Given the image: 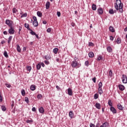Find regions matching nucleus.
<instances>
[{"label": "nucleus", "mask_w": 127, "mask_h": 127, "mask_svg": "<svg viewBox=\"0 0 127 127\" xmlns=\"http://www.w3.org/2000/svg\"><path fill=\"white\" fill-rule=\"evenodd\" d=\"M122 82L124 84H127V76L125 74H123L122 75Z\"/></svg>", "instance_id": "obj_1"}, {"label": "nucleus", "mask_w": 127, "mask_h": 127, "mask_svg": "<svg viewBox=\"0 0 127 127\" xmlns=\"http://www.w3.org/2000/svg\"><path fill=\"white\" fill-rule=\"evenodd\" d=\"M8 32L11 35L14 34V32H15L14 28L13 27H10V29H8Z\"/></svg>", "instance_id": "obj_2"}, {"label": "nucleus", "mask_w": 127, "mask_h": 127, "mask_svg": "<svg viewBox=\"0 0 127 127\" xmlns=\"http://www.w3.org/2000/svg\"><path fill=\"white\" fill-rule=\"evenodd\" d=\"M13 22H12V21L11 20H9L8 19H6L5 20V23L6 24H7V25H8V26H9L10 27H12V23Z\"/></svg>", "instance_id": "obj_3"}, {"label": "nucleus", "mask_w": 127, "mask_h": 127, "mask_svg": "<svg viewBox=\"0 0 127 127\" xmlns=\"http://www.w3.org/2000/svg\"><path fill=\"white\" fill-rule=\"evenodd\" d=\"M78 65H79L78 62L76 61H73L71 62V67H72L73 68H75V67H77Z\"/></svg>", "instance_id": "obj_4"}, {"label": "nucleus", "mask_w": 127, "mask_h": 127, "mask_svg": "<svg viewBox=\"0 0 127 127\" xmlns=\"http://www.w3.org/2000/svg\"><path fill=\"white\" fill-rule=\"evenodd\" d=\"M110 111L113 114H117V110L113 106L110 107Z\"/></svg>", "instance_id": "obj_5"}, {"label": "nucleus", "mask_w": 127, "mask_h": 127, "mask_svg": "<svg viewBox=\"0 0 127 127\" xmlns=\"http://www.w3.org/2000/svg\"><path fill=\"white\" fill-rule=\"evenodd\" d=\"M107 51L109 53H112L113 52V48L111 46H108L107 48Z\"/></svg>", "instance_id": "obj_6"}, {"label": "nucleus", "mask_w": 127, "mask_h": 127, "mask_svg": "<svg viewBox=\"0 0 127 127\" xmlns=\"http://www.w3.org/2000/svg\"><path fill=\"white\" fill-rule=\"evenodd\" d=\"M68 116L70 119H73L74 118V114L73 113V111H70L69 112Z\"/></svg>", "instance_id": "obj_7"}, {"label": "nucleus", "mask_w": 127, "mask_h": 127, "mask_svg": "<svg viewBox=\"0 0 127 127\" xmlns=\"http://www.w3.org/2000/svg\"><path fill=\"white\" fill-rule=\"evenodd\" d=\"M95 108H96V109H97L98 110H101V104L99 103H96L95 104Z\"/></svg>", "instance_id": "obj_8"}, {"label": "nucleus", "mask_w": 127, "mask_h": 127, "mask_svg": "<svg viewBox=\"0 0 127 127\" xmlns=\"http://www.w3.org/2000/svg\"><path fill=\"white\" fill-rule=\"evenodd\" d=\"M67 93H68V95H69V96H72V95H73V94H72L73 92L72 91V89L70 88H68Z\"/></svg>", "instance_id": "obj_9"}, {"label": "nucleus", "mask_w": 127, "mask_h": 127, "mask_svg": "<svg viewBox=\"0 0 127 127\" xmlns=\"http://www.w3.org/2000/svg\"><path fill=\"white\" fill-rule=\"evenodd\" d=\"M39 112L40 114H44V108L42 107H40L39 108Z\"/></svg>", "instance_id": "obj_10"}, {"label": "nucleus", "mask_w": 127, "mask_h": 127, "mask_svg": "<svg viewBox=\"0 0 127 127\" xmlns=\"http://www.w3.org/2000/svg\"><path fill=\"white\" fill-rule=\"evenodd\" d=\"M117 107L118 109H119V110H120L121 111H123V110H124V107H123V105L121 104H118Z\"/></svg>", "instance_id": "obj_11"}, {"label": "nucleus", "mask_w": 127, "mask_h": 127, "mask_svg": "<svg viewBox=\"0 0 127 127\" xmlns=\"http://www.w3.org/2000/svg\"><path fill=\"white\" fill-rule=\"evenodd\" d=\"M98 14H103V9L101 7H99L97 9Z\"/></svg>", "instance_id": "obj_12"}, {"label": "nucleus", "mask_w": 127, "mask_h": 127, "mask_svg": "<svg viewBox=\"0 0 127 127\" xmlns=\"http://www.w3.org/2000/svg\"><path fill=\"white\" fill-rule=\"evenodd\" d=\"M24 27H25L26 28H27V29H28V30H29L30 31H32L31 29L30 28H29V25L27 23H25L24 24Z\"/></svg>", "instance_id": "obj_13"}, {"label": "nucleus", "mask_w": 127, "mask_h": 127, "mask_svg": "<svg viewBox=\"0 0 127 127\" xmlns=\"http://www.w3.org/2000/svg\"><path fill=\"white\" fill-rule=\"evenodd\" d=\"M119 90H120V91H124V90H125V86L122 84L119 85Z\"/></svg>", "instance_id": "obj_14"}, {"label": "nucleus", "mask_w": 127, "mask_h": 127, "mask_svg": "<svg viewBox=\"0 0 127 127\" xmlns=\"http://www.w3.org/2000/svg\"><path fill=\"white\" fill-rule=\"evenodd\" d=\"M30 89L31 91H35L36 87L35 85H31L30 87Z\"/></svg>", "instance_id": "obj_15"}, {"label": "nucleus", "mask_w": 127, "mask_h": 127, "mask_svg": "<svg viewBox=\"0 0 127 127\" xmlns=\"http://www.w3.org/2000/svg\"><path fill=\"white\" fill-rule=\"evenodd\" d=\"M49 7H50V2L47 1L46 3V8L49 9Z\"/></svg>", "instance_id": "obj_16"}, {"label": "nucleus", "mask_w": 127, "mask_h": 127, "mask_svg": "<svg viewBox=\"0 0 127 127\" xmlns=\"http://www.w3.org/2000/svg\"><path fill=\"white\" fill-rule=\"evenodd\" d=\"M33 25H34L35 27H37V26H38V22L37 21H33Z\"/></svg>", "instance_id": "obj_17"}, {"label": "nucleus", "mask_w": 127, "mask_h": 127, "mask_svg": "<svg viewBox=\"0 0 127 127\" xmlns=\"http://www.w3.org/2000/svg\"><path fill=\"white\" fill-rule=\"evenodd\" d=\"M50 59H51V56H50V55L48 54L45 56L46 60H50Z\"/></svg>", "instance_id": "obj_18"}, {"label": "nucleus", "mask_w": 127, "mask_h": 127, "mask_svg": "<svg viewBox=\"0 0 127 127\" xmlns=\"http://www.w3.org/2000/svg\"><path fill=\"white\" fill-rule=\"evenodd\" d=\"M115 12H116V10H114V9H110L109 11V13L110 14H114V13H115Z\"/></svg>", "instance_id": "obj_19"}, {"label": "nucleus", "mask_w": 127, "mask_h": 127, "mask_svg": "<svg viewBox=\"0 0 127 127\" xmlns=\"http://www.w3.org/2000/svg\"><path fill=\"white\" fill-rule=\"evenodd\" d=\"M116 42H117V44H121V43H122V39H121V38L118 37L117 39Z\"/></svg>", "instance_id": "obj_20"}, {"label": "nucleus", "mask_w": 127, "mask_h": 127, "mask_svg": "<svg viewBox=\"0 0 127 127\" xmlns=\"http://www.w3.org/2000/svg\"><path fill=\"white\" fill-rule=\"evenodd\" d=\"M17 46V51L19 53L21 52V49L20 48V46H19V45L17 44L16 45Z\"/></svg>", "instance_id": "obj_21"}, {"label": "nucleus", "mask_w": 127, "mask_h": 127, "mask_svg": "<svg viewBox=\"0 0 127 127\" xmlns=\"http://www.w3.org/2000/svg\"><path fill=\"white\" fill-rule=\"evenodd\" d=\"M88 56L90 58H93V57H94V53H93V52H89Z\"/></svg>", "instance_id": "obj_22"}, {"label": "nucleus", "mask_w": 127, "mask_h": 127, "mask_svg": "<svg viewBox=\"0 0 127 127\" xmlns=\"http://www.w3.org/2000/svg\"><path fill=\"white\" fill-rule=\"evenodd\" d=\"M92 9L93 10H96L97 9V5L95 4H93L92 6Z\"/></svg>", "instance_id": "obj_23"}, {"label": "nucleus", "mask_w": 127, "mask_h": 127, "mask_svg": "<svg viewBox=\"0 0 127 127\" xmlns=\"http://www.w3.org/2000/svg\"><path fill=\"white\" fill-rule=\"evenodd\" d=\"M26 123H27V124H31V123H33V120H32V119H28L27 120H26Z\"/></svg>", "instance_id": "obj_24"}, {"label": "nucleus", "mask_w": 127, "mask_h": 127, "mask_svg": "<svg viewBox=\"0 0 127 127\" xmlns=\"http://www.w3.org/2000/svg\"><path fill=\"white\" fill-rule=\"evenodd\" d=\"M98 93L100 95H102V94H103V89L102 88H98Z\"/></svg>", "instance_id": "obj_25"}, {"label": "nucleus", "mask_w": 127, "mask_h": 127, "mask_svg": "<svg viewBox=\"0 0 127 127\" xmlns=\"http://www.w3.org/2000/svg\"><path fill=\"white\" fill-rule=\"evenodd\" d=\"M11 39H12V36H10L7 41V43H8V44L10 43V42L11 41Z\"/></svg>", "instance_id": "obj_26"}, {"label": "nucleus", "mask_w": 127, "mask_h": 127, "mask_svg": "<svg viewBox=\"0 0 127 127\" xmlns=\"http://www.w3.org/2000/svg\"><path fill=\"white\" fill-rule=\"evenodd\" d=\"M53 52L55 54H57L58 52V48H54L53 50Z\"/></svg>", "instance_id": "obj_27"}, {"label": "nucleus", "mask_w": 127, "mask_h": 127, "mask_svg": "<svg viewBox=\"0 0 127 127\" xmlns=\"http://www.w3.org/2000/svg\"><path fill=\"white\" fill-rule=\"evenodd\" d=\"M37 14L39 17H41L42 16V13H41L40 11H38L37 12Z\"/></svg>", "instance_id": "obj_28"}, {"label": "nucleus", "mask_w": 127, "mask_h": 127, "mask_svg": "<svg viewBox=\"0 0 127 127\" xmlns=\"http://www.w3.org/2000/svg\"><path fill=\"white\" fill-rule=\"evenodd\" d=\"M98 98H99V94L98 93L95 94L94 96V99L95 100H97V99H98Z\"/></svg>", "instance_id": "obj_29"}, {"label": "nucleus", "mask_w": 127, "mask_h": 127, "mask_svg": "<svg viewBox=\"0 0 127 127\" xmlns=\"http://www.w3.org/2000/svg\"><path fill=\"white\" fill-rule=\"evenodd\" d=\"M36 68H37V70H40V68H41V64H38L36 65Z\"/></svg>", "instance_id": "obj_30"}, {"label": "nucleus", "mask_w": 127, "mask_h": 127, "mask_svg": "<svg viewBox=\"0 0 127 127\" xmlns=\"http://www.w3.org/2000/svg\"><path fill=\"white\" fill-rule=\"evenodd\" d=\"M1 109L3 112H5V111H6V108L4 106H1Z\"/></svg>", "instance_id": "obj_31"}, {"label": "nucleus", "mask_w": 127, "mask_h": 127, "mask_svg": "<svg viewBox=\"0 0 127 127\" xmlns=\"http://www.w3.org/2000/svg\"><path fill=\"white\" fill-rule=\"evenodd\" d=\"M109 30L111 31V32H115V29H114V27L112 26L109 27Z\"/></svg>", "instance_id": "obj_32"}, {"label": "nucleus", "mask_w": 127, "mask_h": 127, "mask_svg": "<svg viewBox=\"0 0 127 127\" xmlns=\"http://www.w3.org/2000/svg\"><path fill=\"white\" fill-rule=\"evenodd\" d=\"M114 5L116 9L119 10V5L117 4V3H115Z\"/></svg>", "instance_id": "obj_33"}, {"label": "nucleus", "mask_w": 127, "mask_h": 127, "mask_svg": "<svg viewBox=\"0 0 127 127\" xmlns=\"http://www.w3.org/2000/svg\"><path fill=\"white\" fill-rule=\"evenodd\" d=\"M25 102H26V103H27V104H29V99H28V97H25V100H24Z\"/></svg>", "instance_id": "obj_34"}, {"label": "nucleus", "mask_w": 127, "mask_h": 127, "mask_svg": "<svg viewBox=\"0 0 127 127\" xmlns=\"http://www.w3.org/2000/svg\"><path fill=\"white\" fill-rule=\"evenodd\" d=\"M21 92L22 96H25V90L24 89H22Z\"/></svg>", "instance_id": "obj_35"}, {"label": "nucleus", "mask_w": 127, "mask_h": 127, "mask_svg": "<svg viewBox=\"0 0 127 127\" xmlns=\"http://www.w3.org/2000/svg\"><path fill=\"white\" fill-rule=\"evenodd\" d=\"M108 105L110 107H113V103H112V100H109Z\"/></svg>", "instance_id": "obj_36"}, {"label": "nucleus", "mask_w": 127, "mask_h": 127, "mask_svg": "<svg viewBox=\"0 0 127 127\" xmlns=\"http://www.w3.org/2000/svg\"><path fill=\"white\" fill-rule=\"evenodd\" d=\"M4 56L6 58H8V55L7 54V52H6V51L4 52Z\"/></svg>", "instance_id": "obj_37"}, {"label": "nucleus", "mask_w": 127, "mask_h": 127, "mask_svg": "<svg viewBox=\"0 0 127 127\" xmlns=\"http://www.w3.org/2000/svg\"><path fill=\"white\" fill-rule=\"evenodd\" d=\"M17 11V10L16 9V8L15 7H14L13 9H12V12L13 13H16V12Z\"/></svg>", "instance_id": "obj_38"}, {"label": "nucleus", "mask_w": 127, "mask_h": 127, "mask_svg": "<svg viewBox=\"0 0 127 127\" xmlns=\"http://www.w3.org/2000/svg\"><path fill=\"white\" fill-rule=\"evenodd\" d=\"M26 68H27V70L29 71V72H30V71H31V66H26Z\"/></svg>", "instance_id": "obj_39"}, {"label": "nucleus", "mask_w": 127, "mask_h": 127, "mask_svg": "<svg viewBox=\"0 0 127 127\" xmlns=\"http://www.w3.org/2000/svg\"><path fill=\"white\" fill-rule=\"evenodd\" d=\"M102 126L104 127H108V123L107 122H105L103 124Z\"/></svg>", "instance_id": "obj_40"}, {"label": "nucleus", "mask_w": 127, "mask_h": 127, "mask_svg": "<svg viewBox=\"0 0 127 127\" xmlns=\"http://www.w3.org/2000/svg\"><path fill=\"white\" fill-rule=\"evenodd\" d=\"M99 87L98 88H102L103 87V83L102 82H100L98 84Z\"/></svg>", "instance_id": "obj_41"}, {"label": "nucleus", "mask_w": 127, "mask_h": 127, "mask_svg": "<svg viewBox=\"0 0 127 127\" xmlns=\"http://www.w3.org/2000/svg\"><path fill=\"white\" fill-rule=\"evenodd\" d=\"M109 76L110 77H112L113 76V71H112V70H110L109 71Z\"/></svg>", "instance_id": "obj_42"}, {"label": "nucleus", "mask_w": 127, "mask_h": 127, "mask_svg": "<svg viewBox=\"0 0 127 127\" xmlns=\"http://www.w3.org/2000/svg\"><path fill=\"white\" fill-rule=\"evenodd\" d=\"M26 16H27V13H25L21 15V17H26Z\"/></svg>", "instance_id": "obj_43"}, {"label": "nucleus", "mask_w": 127, "mask_h": 127, "mask_svg": "<svg viewBox=\"0 0 127 127\" xmlns=\"http://www.w3.org/2000/svg\"><path fill=\"white\" fill-rule=\"evenodd\" d=\"M102 59H103V57L102 56H99L98 57L97 61H100V60H102Z\"/></svg>", "instance_id": "obj_44"}, {"label": "nucleus", "mask_w": 127, "mask_h": 127, "mask_svg": "<svg viewBox=\"0 0 127 127\" xmlns=\"http://www.w3.org/2000/svg\"><path fill=\"white\" fill-rule=\"evenodd\" d=\"M30 33L32 35H35L36 34V33L35 32H34V31H31V32H30Z\"/></svg>", "instance_id": "obj_45"}, {"label": "nucleus", "mask_w": 127, "mask_h": 127, "mask_svg": "<svg viewBox=\"0 0 127 127\" xmlns=\"http://www.w3.org/2000/svg\"><path fill=\"white\" fill-rule=\"evenodd\" d=\"M85 66H89V61H85Z\"/></svg>", "instance_id": "obj_46"}, {"label": "nucleus", "mask_w": 127, "mask_h": 127, "mask_svg": "<svg viewBox=\"0 0 127 127\" xmlns=\"http://www.w3.org/2000/svg\"><path fill=\"white\" fill-rule=\"evenodd\" d=\"M5 86L7 87V88H10L11 87V85L10 84H8L7 83H5Z\"/></svg>", "instance_id": "obj_47"}, {"label": "nucleus", "mask_w": 127, "mask_h": 127, "mask_svg": "<svg viewBox=\"0 0 127 127\" xmlns=\"http://www.w3.org/2000/svg\"><path fill=\"white\" fill-rule=\"evenodd\" d=\"M1 102H2V96L0 92V103H1Z\"/></svg>", "instance_id": "obj_48"}, {"label": "nucleus", "mask_w": 127, "mask_h": 127, "mask_svg": "<svg viewBox=\"0 0 127 127\" xmlns=\"http://www.w3.org/2000/svg\"><path fill=\"white\" fill-rule=\"evenodd\" d=\"M33 19L34 20V21H37V18H36V16H35L33 17Z\"/></svg>", "instance_id": "obj_49"}, {"label": "nucleus", "mask_w": 127, "mask_h": 127, "mask_svg": "<svg viewBox=\"0 0 127 127\" xmlns=\"http://www.w3.org/2000/svg\"><path fill=\"white\" fill-rule=\"evenodd\" d=\"M42 97V95L41 94H38L37 96V98L38 99H40V98H41Z\"/></svg>", "instance_id": "obj_50"}, {"label": "nucleus", "mask_w": 127, "mask_h": 127, "mask_svg": "<svg viewBox=\"0 0 127 127\" xmlns=\"http://www.w3.org/2000/svg\"><path fill=\"white\" fill-rule=\"evenodd\" d=\"M47 32H48L49 33L51 32V28H48L47 30Z\"/></svg>", "instance_id": "obj_51"}, {"label": "nucleus", "mask_w": 127, "mask_h": 127, "mask_svg": "<svg viewBox=\"0 0 127 127\" xmlns=\"http://www.w3.org/2000/svg\"><path fill=\"white\" fill-rule=\"evenodd\" d=\"M44 63H45V64H46V65H49V64H50L49 62H48L47 61H45Z\"/></svg>", "instance_id": "obj_52"}, {"label": "nucleus", "mask_w": 127, "mask_h": 127, "mask_svg": "<svg viewBox=\"0 0 127 127\" xmlns=\"http://www.w3.org/2000/svg\"><path fill=\"white\" fill-rule=\"evenodd\" d=\"M57 15L59 17H60V16L61 15V13L59 11H58L57 12Z\"/></svg>", "instance_id": "obj_53"}, {"label": "nucleus", "mask_w": 127, "mask_h": 127, "mask_svg": "<svg viewBox=\"0 0 127 127\" xmlns=\"http://www.w3.org/2000/svg\"><path fill=\"white\" fill-rule=\"evenodd\" d=\"M32 112H36V108L35 107H33L32 109Z\"/></svg>", "instance_id": "obj_54"}, {"label": "nucleus", "mask_w": 127, "mask_h": 127, "mask_svg": "<svg viewBox=\"0 0 127 127\" xmlns=\"http://www.w3.org/2000/svg\"><path fill=\"white\" fill-rule=\"evenodd\" d=\"M92 81L94 83H96V77H94L92 78Z\"/></svg>", "instance_id": "obj_55"}, {"label": "nucleus", "mask_w": 127, "mask_h": 127, "mask_svg": "<svg viewBox=\"0 0 127 127\" xmlns=\"http://www.w3.org/2000/svg\"><path fill=\"white\" fill-rule=\"evenodd\" d=\"M88 45L89 46H93V45H94V44L92 42H89Z\"/></svg>", "instance_id": "obj_56"}, {"label": "nucleus", "mask_w": 127, "mask_h": 127, "mask_svg": "<svg viewBox=\"0 0 127 127\" xmlns=\"http://www.w3.org/2000/svg\"><path fill=\"white\" fill-rule=\"evenodd\" d=\"M110 40H114V37H113V36H110Z\"/></svg>", "instance_id": "obj_57"}, {"label": "nucleus", "mask_w": 127, "mask_h": 127, "mask_svg": "<svg viewBox=\"0 0 127 127\" xmlns=\"http://www.w3.org/2000/svg\"><path fill=\"white\" fill-rule=\"evenodd\" d=\"M3 34L4 35H7V31H4L3 32Z\"/></svg>", "instance_id": "obj_58"}, {"label": "nucleus", "mask_w": 127, "mask_h": 127, "mask_svg": "<svg viewBox=\"0 0 127 127\" xmlns=\"http://www.w3.org/2000/svg\"><path fill=\"white\" fill-rule=\"evenodd\" d=\"M90 127H95V125H94V124L91 123V124H90Z\"/></svg>", "instance_id": "obj_59"}, {"label": "nucleus", "mask_w": 127, "mask_h": 127, "mask_svg": "<svg viewBox=\"0 0 127 127\" xmlns=\"http://www.w3.org/2000/svg\"><path fill=\"white\" fill-rule=\"evenodd\" d=\"M78 58H77V57H74V61H77V62H78Z\"/></svg>", "instance_id": "obj_60"}, {"label": "nucleus", "mask_w": 127, "mask_h": 127, "mask_svg": "<svg viewBox=\"0 0 127 127\" xmlns=\"http://www.w3.org/2000/svg\"><path fill=\"white\" fill-rule=\"evenodd\" d=\"M35 36H36V38L37 39H39V36H38V35H37V34H36V35H35Z\"/></svg>", "instance_id": "obj_61"}, {"label": "nucleus", "mask_w": 127, "mask_h": 127, "mask_svg": "<svg viewBox=\"0 0 127 127\" xmlns=\"http://www.w3.org/2000/svg\"><path fill=\"white\" fill-rule=\"evenodd\" d=\"M41 66H42V67H44L45 66V64H44V63H42L41 64Z\"/></svg>", "instance_id": "obj_62"}, {"label": "nucleus", "mask_w": 127, "mask_h": 127, "mask_svg": "<svg viewBox=\"0 0 127 127\" xmlns=\"http://www.w3.org/2000/svg\"><path fill=\"white\" fill-rule=\"evenodd\" d=\"M22 28L21 26H19V32H20V31H21Z\"/></svg>", "instance_id": "obj_63"}, {"label": "nucleus", "mask_w": 127, "mask_h": 127, "mask_svg": "<svg viewBox=\"0 0 127 127\" xmlns=\"http://www.w3.org/2000/svg\"><path fill=\"white\" fill-rule=\"evenodd\" d=\"M43 24H46V23H47V22H46V21H45V20H44V21H43Z\"/></svg>", "instance_id": "obj_64"}]
</instances>
